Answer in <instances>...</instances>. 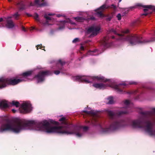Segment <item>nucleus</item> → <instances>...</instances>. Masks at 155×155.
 <instances>
[{
	"instance_id": "f257e3e1",
	"label": "nucleus",
	"mask_w": 155,
	"mask_h": 155,
	"mask_svg": "<svg viewBox=\"0 0 155 155\" xmlns=\"http://www.w3.org/2000/svg\"><path fill=\"white\" fill-rule=\"evenodd\" d=\"M58 122L51 120L38 123H35L33 120H19L13 123H9L2 125L0 129V132L10 130L18 133L23 130H30L43 131L48 133L75 134L78 137H81L84 134L78 128L68 130L67 127H58Z\"/></svg>"
},
{
	"instance_id": "f03ea898",
	"label": "nucleus",
	"mask_w": 155,
	"mask_h": 155,
	"mask_svg": "<svg viewBox=\"0 0 155 155\" xmlns=\"http://www.w3.org/2000/svg\"><path fill=\"white\" fill-rule=\"evenodd\" d=\"M32 72V71H29L23 73L22 74L23 78L21 79L0 78V89L5 87L8 85H15L22 81H27V78L30 76Z\"/></svg>"
},
{
	"instance_id": "7ed1b4c3",
	"label": "nucleus",
	"mask_w": 155,
	"mask_h": 155,
	"mask_svg": "<svg viewBox=\"0 0 155 155\" xmlns=\"http://www.w3.org/2000/svg\"><path fill=\"white\" fill-rule=\"evenodd\" d=\"M74 80L78 81H84L86 83H89L93 81L106 82L107 80L100 76L96 77L87 76V77L77 76L73 78Z\"/></svg>"
},
{
	"instance_id": "20e7f679",
	"label": "nucleus",
	"mask_w": 155,
	"mask_h": 155,
	"mask_svg": "<svg viewBox=\"0 0 155 155\" xmlns=\"http://www.w3.org/2000/svg\"><path fill=\"white\" fill-rule=\"evenodd\" d=\"M31 110V105L29 102H25L23 103L18 109H13L12 111L14 113L20 112L21 113H25L30 111Z\"/></svg>"
},
{
	"instance_id": "39448f33",
	"label": "nucleus",
	"mask_w": 155,
	"mask_h": 155,
	"mask_svg": "<svg viewBox=\"0 0 155 155\" xmlns=\"http://www.w3.org/2000/svg\"><path fill=\"white\" fill-rule=\"evenodd\" d=\"M12 106H14L16 108H18L19 106V103L18 102L15 101H13L12 103L5 101H0V108L1 109H4Z\"/></svg>"
},
{
	"instance_id": "423d86ee",
	"label": "nucleus",
	"mask_w": 155,
	"mask_h": 155,
	"mask_svg": "<svg viewBox=\"0 0 155 155\" xmlns=\"http://www.w3.org/2000/svg\"><path fill=\"white\" fill-rule=\"evenodd\" d=\"M124 84H120L118 85H115L114 84H111L108 85L107 84H95L93 85V86L95 87L99 88L100 89H103L106 88L108 86L110 87L115 89L117 90L118 91H120V86Z\"/></svg>"
},
{
	"instance_id": "0eeeda50",
	"label": "nucleus",
	"mask_w": 155,
	"mask_h": 155,
	"mask_svg": "<svg viewBox=\"0 0 155 155\" xmlns=\"http://www.w3.org/2000/svg\"><path fill=\"white\" fill-rule=\"evenodd\" d=\"M50 73L48 71L40 72L39 74L35 77V79L37 83L42 82L45 79V77L50 74Z\"/></svg>"
},
{
	"instance_id": "6e6552de",
	"label": "nucleus",
	"mask_w": 155,
	"mask_h": 155,
	"mask_svg": "<svg viewBox=\"0 0 155 155\" xmlns=\"http://www.w3.org/2000/svg\"><path fill=\"white\" fill-rule=\"evenodd\" d=\"M100 30L99 26L94 25L90 28L88 30V31L91 33L93 35H96L98 33Z\"/></svg>"
},
{
	"instance_id": "1a4fd4ad",
	"label": "nucleus",
	"mask_w": 155,
	"mask_h": 155,
	"mask_svg": "<svg viewBox=\"0 0 155 155\" xmlns=\"http://www.w3.org/2000/svg\"><path fill=\"white\" fill-rule=\"evenodd\" d=\"M107 8H108V6H106V5H103L99 8L95 10L96 12H97L96 15H97L98 17H104L102 13V11L104 9Z\"/></svg>"
},
{
	"instance_id": "9d476101",
	"label": "nucleus",
	"mask_w": 155,
	"mask_h": 155,
	"mask_svg": "<svg viewBox=\"0 0 155 155\" xmlns=\"http://www.w3.org/2000/svg\"><path fill=\"white\" fill-rule=\"evenodd\" d=\"M46 5L45 2H44L43 0H35L34 3H32L31 4V5H38L39 6H45Z\"/></svg>"
},
{
	"instance_id": "9b49d317",
	"label": "nucleus",
	"mask_w": 155,
	"mask_h": 155,
	"mask_svg": "<svg viewBox=\"0 0 155 155\" xmlns=\"http://www.w3.org/2000/svg\"><path fill=\"white\" fill-rule=\"evenodd\" d=\"M142 6L145 8L143 9V11L144 12H146L148 11L149 10L153 9L154 8L153 6L151 5H142L141 4H136V8L138 7Z\"/></svg>"
},
{
	"instance_id": "f8f14e48",
	"label": "nucleus",
	"mask_w": 155,
	"mask_h": 155,
	"mask_svg": "<svg viewBox=\"0 0 155 155\" xmlns=\"http://www.w3.org/2000/svg\"><path fill=\"white\" fill-rule=\"evenodd\" d=\"M54 15V14L51 13L46 14L45 15V18L46 20V22L45 23H43L45 25H50L48 22L49 21H50L52 18L51 16Z\"/></svg>"
},
{
	"instance_id": "ddd939ff",
	"label": "nucleus",
	"mask_w": 155,
	"mask_h": 155,
	"mask_svg": "<svg viewBox=\"0 0 155 155\" xmlns=\"http://www.w3.org/2000/svg\"><path fill=\"white\" fill-rule=\"evenodd\" d=\"M124 40L128 41L133 45L135 42V38L134 36H130L124 39Z\"/></svg>"
},
{
	"instance_id": "4468645a",
	"label": "nucleus",
	"mask_w": 155,
	"mask_h": 155,
	"mask_svg": "<svg viewBox=\"0 0 155 155\" xmlns=\"http://www.w3.org/2000/svg\"><path fill=\"white\" fill-rule=\"evenodd\" d=\"M134 8V7L132 6L128 8H122L121 11L123 12V16L125 14L127 13L128 12L132 10V9Z\"/></svg>"
},
{
	"instance_id": "2eb2a0df",
	"label": "nucleus",
	"mask_w": 155,
	"mask_h": 155,
	"mask_svg": "<svg viewBox=\"0 0 155 155\" xmlns=\"http://www.w3.org/2000/svg\"><path fill=\"white\" fill-rule=\"evenodd\" d=\"M14 26V25L11 19H8L7 20V24L6 27L8 28H12Z\"/></svg>"
},
{
	"instance_id": "dca6fc26",
	"label": "nucleus",
	"mask_w": 155,
	"mask_h": 155,
	"mask_svg": "<svg viewBox=\"0 0 155 155\" xmlns=\"http://www.w3.org/2000/svg\"><path fill=\"white\" fill-rule=\"evenodd\" d=\"M99 53L97 50L89 51L87 53L88 55H98Z\"/></svg>"
},
{
	"instance_id": "f3484780",
	"label": "nucleus",
	"mask_w": 155,
	"mask_h": 155,
	"mask_svg": "<svg viewBox=\"0 0 155 155\" xmlns=\"http://www.w3.org/2000/svg\"><path fill=\"white\" fill-rule=\"evenodd\" d=\"M107 103L108 104H112L113 103V99L112 97H110L108 98L107 99Z\"/></svg>"
},
{
	"instance_id": "a211bd4d",
	"label": "nucleus",
	"mask_w": 155,
	"mask_h": 155,
	"mask_svg": "<svg viewBox=\"0 0 155 155\" xmlns=\"http://www.w3.org/2000/svg\"><path fill=\"white\" fill-rule=\"evenodd\" d=\"M118 125V123L117 122L116 123L113 125L112 126H111L110 128H109V130H111L112 129H115L116 127Z\"/></svg>"
},
{
	"instance_id": "6ab92c4d",
	"label": "nucleus",
	"mask_w": 155,
	"mask_h": 155,
	"mask_svg": "<svg viewBox=\"0 0 155 155\" xmlns=\"http://www.w3.org/2000/svg\"><path fill=\"white\" fill-rule=\"evenodd\" d=\"M74 18L76 21L79 22H82L83 21V20H84V19L82 18L81 17H77Z\"/></svg>"
},
{
	"instance_id": "aec40b11",
	"label": "nucleus",
	"mask_w": 155,
	"mask_h": 155,
	"mask_svg": "<svg viewBox=\"0 0 155 155\" xmlns=\"http://www.w3.org/2000/svg\"><path fill=\"white\" fill-rule=\"evenodd\" d=\"M137 41H136V43H144L147 41H145V40H141L140 41H139L138 40V39L137 38Z\"/></svg>"
},
{
	"instance_id": "412c9836",
	"label": "nucleus",
	"mask_w": 155,
	"mask_h": 155,
	"mask_svg": "<svg viewBox=\"0 0 155 155\" xmlns=\"http://www.w3.org/2000/svg\"><path fill=\"white\" fill-rule=\"evenodd\" d=\"M117 18L118 20H120L121 19V15L120 13L118 14L117 16Z\"/></svg>"
},
{
	"instance_id": "4be33fe9",
	"label": "nucleus",
	"mask_w": 155,
	"mask_h": 155,
	"mask_svg": "<svg viewBox=\"0 0 155 155\" xmlns=\"http://www.w3.org/2000/svg\"><path fill=\"white\" fill-rule=\"evenodd\" d=\"M131 125L133 127H135L136 126V121L135 120L131 122Z\"/></svg>"
},
{
	"instance_id": "5701e85b",
	"label": "nucleus",
	"mask_w": 155,
	"mask_h": 155,
	"mask_svg": "<svg viewBox=\"0 0 155 155\" xmlns=\"http://www.w3.org/2000/svg\"><path fill=\"white\" fill-rule=\"evenodd\" d=\"M34 18L37 21H39V18H38V15L36 14L35 15H34Z\"/></svg>"
},
{
	"instance_id": "b1692460",
	"label": "nucleus",
	"mask_w": 155,
	"mask_h": 155,
	"mask_svg": "<svg viewBox=\"0 0 155 155\" xmlns=\"http://www.w3.org/2000/svg\"><path fill=\"white\" fill-rule=\"evenodd\" d=\"M108 113L110 117L113 116L114 115V113L111 111H109L108 112Z\"/></svg>"
},
{
	"instance_id": "393cba45",
	"label": "nucleus",
	"mask_w": 155,
	"mask_h": 155,
	"mask_svg": "<svg viewBox=\"0 0 155 155\" xmlns=\"http://www.w3.org/2000/svg\"><path fill=\"white\" fill-rule=\"evenodd\" d=\"M79 41V39L78 38H75L73 41L72 42L73 43H76L77 42H78Z\"/></svg>"
},
{
	"instance_id": "a878e982",
	"label": "nucleus",
	"mask_w": 155,
	"mask_h": 155,
	"mask_svg": "<svg viewBox=\"0 0 155 155\" xmlns=\"http://www.w3.org/2000/svg\"><path fill=\"white\" fill-rule=\"evenodd\" d=\"M130 103V101L128 100H126L124 102V104L125 105H127L128 104H129Z\"/></svg>"
},
{
	"instance_id": "bb28decb",
	"label": "nucleus",
	"mask_w": 155,
	"mask_h": 155,
	"mask_svg": "<svg viewBox=\"0 0 155 155\" xmlns=\"http://www.w3.org/2000/svg\"><path fill=\"white\" fill-rule=\"evenodd\" d=\"M65 118L64 117H62L61 119H59V121H63L64 122Z\"/></svg>"
},
{
	"instance_id": "cd10ccee",
	"label": "nucleus",
	"mask_w": 155,
	"mask_h": 155,
	"mask_svg": "<svg viewBox=\"0 0 155 155\" xmlns=\"http://www.w3.org/2000/svg\"><path fill=\"white\" fill-rule=\"evenodd\" d=\"M37 47V50H38L39 48H42V45L40 44L39 45H38L36 46Z\"/></svg>"
},
{
	"instance_id": "c85d7f7f",
	"label": "nucleus",
	"mask_w": 155,
	"mask_h": 155,
	"mask_svg": "<svg viewBox=\"0 0 155 155\" xmlns=\"http://www.w3.org/2000/svg\"><path fill=\"white\" fill-rule=\"evenodd\" d=\"M58 62L61 65H63L64 63V62L62 61L61 60H60L58 61Z\"/></svg>"
},
{
	"instance_id": "c756f323",
	"label": "nucleus",
	"mask_w": 155,
	"mask_h": 155,
	"mask_svg": "<svg viewBox=\"0 0 155 155\" xmlns=\"http://www.w3.org/2000/svg\"><path fill=\"white\" fill-rule=\"evenodd\" d=\"M19 15L18 14V13H17L15 14L14 15V16L15 17V18H16Z\"/></svg>"
},
{
	"instance_id": "7c9ffc66",
	"label": "nucleus",
	"mask_w": 155,
	"mask_h": 155,
	"mask_svg": "<svg viewBox=\"0 0 155 155\" xmlns=\"http://www.w3.org/2000/svg\"><path fill=\"white\" fill-rule=\"evenodd\" d=\"M60 72L58 71H56L54 72V73L56 75L58 74Z\"/></svg>"
},
{
	"instance_id": "2f4dec72",
	"label": "nucleus",
	"mask_w": 155,
	"mask_h": 155,
	"mask_svg": "<svg viewBox=\"0 0 155 155\" xmlns=\"http://www.w3.org/2000/svg\"><path fill=\"white\" fill-rule=\"evenodd\" d=\"M127 113V112L126 111H122V112H120L119 114H125V113Z\"/></svg>"
},
{
	"instance_id": "473e14b6",
	"label": "nucleus",
	"mask_w": 155,
	"mask_h": 155,
	"mask_svg": "<svg viewBox=\"0 0 155 155\" xmlns=\"http://www.w3.org/2000/svg\"><path fill=\"white\" fill-rule=\"evenodd\" d=\"M128 32H129L128 30L127 29L125 31H123V32L124 33H127Z\"/></svg>"
},
{
	"instance_id": "72a5a7b5",
	"label": "nucleus",
	"mask_w": 155,
	"mask_h": 155,
	"mask_svg": "<svg viewBox=\"0 0 155 155\" xmlns=\"http://www.w3.org/2000/svg\"><path fill=\"white\" fill-rule=\"evenodd\" d=\"M66 22H70L71 24H74L73 23H72V22H71L70 20L69 19H68L67 20V21H66Z\"/></svg>"
},
{
	"instance_id": "f704fd0d",
	"label": "nucleus",
	"mask_w": 155,
	"mask_h": 155,
	"mask_svg": "<svg viewBox=\"0 0 155 155\" xmlns=\"http://www.w3.org/2000/svg\"><path fill=\"white\" fill-rule=\"evenodd\" d=\"M56 16L58 17H60L63 16V15H56Z\"/></svg>"
},
{
	"instance_id": "c9c22d12",
	"label": "nucleus",
	"mask_w": 155,
	"mask_h": 155,
	"mask_svg": "<svg viewBox=\"0 0 155 155\" xmlns=\"http://www.w3.org/2000/svg\"><path fill=\"white\" fill-rule=\"evenodd\" d=\"M111 6V8H115V6L114 5H112Z\"/></svg>"
},
{
	"instance_id": "e433bc0d",
	"label": "nucleus",
	"mask_w": 155,
	"mask_h": 155,
	"mask_svg": "<svg viewBox=\"0 0 155 155\" xmlns=\"http://www.w3.org/2000/svg\"><path fill=\"white\" fill-rule=\"evenodd\" d=\"M22 30L24 31H26V30H25V28L23 27H22Z\"/></svg>"
},
{
	"instance_id": "4c0bfd02",
	"label": "nucleus",
	"mask_w": 155,
	"mask_h": 155,
	"mask_svg": "<svg viewBox=\"0 0 155 155\" xmlns=\"http://www.w3.org/2000/svg\"><path fill=\"white\" fill-rule=\"evenodd\" d=\"M3 20V19L2 18H0V22H1Z\"/></svg>"
},
{
	"instance_id": "58836bf2",
	"label": "nucleus",
	"mask_w": 155,
	"mask_h": 155,
	"mask_svg": "<svg viewBox=\"0 0 155 155\" xmlns=\"http://www.w3.org/2000/svg\"><path fill=\"white\" fill-rule=\"evenodd\" d=\"M81 49L82 50H84V48L83 46H81Z\"/></svg>"
},
{
	"instance_id": "ea45409f",
	"label": "nucleus",
	"mask_w": 155,
	"mask_h": 155,
	"mask_svg": "<svg viewBox=\"0 0 155 155\" xmlns=\"http://www.w3.org/2000/svg\"><path fill=\"white\" fill-rule=\"evenodd\" d=\"M87 127H84V130H85V129H87Z\"/></svg>"
},
{
	"instance_id": "a19ab883",
	"label": "nucleus",
	"mask_w": 155,
	"mask_h": 155,
	"mask_svg": "<svg viewBox=\"0 0 155 155\" xmlns=\"http://www.w3.org/2000/svg\"><path fill=\"white\" fill-rule=\"evenodd\" d=\"M109 130L108 129H107V130L105 131H109Z\"/></svg>"
},
{
	"instance_id": "79ce46f5",
	"label": "nucleus",
	"mask_w": 155,
	"mask_h": 155,
	"mask_svg": "<svg viewBox=\"0 0 155 155\" xmlns=\"http://www.w3.org/2000/svg\"><path fill=\"white\" fill-rule=\"evenodd\" d=\"M119 2H121L122 0H118Z\"/></svg>"
},
{
	"instance_id": "37998d69",
	"label": "nucleus",
	"mask_w": 155,
	"mask_h": 155,
	"mask_svg": "<svg viewBox=\"0 0 155 155\" xmlns=\"http://www.w3.org/2000/svg\"><path fill=\"white\" fill-rule=\"evenodd\" d=\"M104 42H105V43H104V44H106V42H105V40H104Z\"/></svg>"
},
{
	"instance_id": "c03bdc74",
	"label": "nucleus",
	"mask_w": 155,
	"mask_h": 155,
	"mask_svg": "<svg viewBox=\"0 0 155 155\" xmlns=\"http://www.w3.org/2000/svg\"><path fill=\"white\" fill-rule=\"evenodd\" d=\"M91 19H94V18H91Z\"/></svg>"
},
{
	"instance_id": "a18cd8bd",
	"label": "nucleus",
	"mask_w": 155,
	"mask_h": 155,
	"mask_svg": "<svg viewBox=\"0 0 155 155\" xmlns=\"http://www.w3.org/2000/svg\"><path fill=\"white\" fill-rule=\"evenodd\" d=\"M112 38H114V36H112Z\"/></svg>"
},
{
	"instance_id": "49530a36",
	"label": "nucleus",
	"mask_w": 155,
	"mask_h": 155,
	"mask_svg": "<svg viewBox=\"0 0 155 155\" xmlns=\"http://www.w3.org/2000/svg\"><path fill=\"white\" fill-rule=\"evenodd\" d=\"M147 14H144L143 15H146Z\"/></svg>"
},
{
	"instance_id": "de8ad7c7",
	"label": "nucleus",
	"mask_w": 155,
	"mask_h": 155,
	"mask_svg": "<svg viewBox=\"0 0 155 155\" xmlns=\"http://www.w3.org/2000/svg\"><path fill=\"white\" fill-rule=\"evenodd\" d=\"M34 28H32V29H34Z\"/></svg>"
},
{
	"instance_id": "09e8293b",
	"label": "nucleus",
	"mask_w": 155,
	"mask_h": 155,
	"mask_svg": "<svg viewBox=\"0 0 155 155\" xmlns=\"http://www.w3.org/2000/svg\"><path fill=\"white\" fill-rule=\"evenodd\" d=\"M8 1L9 2H10V1H11V0H8Z\"/></svg>"
},
{
	"instance_id": "8fccbe9b",
	"label": "nucleus",
	"mask_w": 155,
	"mask_h": 155,
	"mask_svg": "<svg viewBox=\"0 0 155 155\" xmlns=\"http://www.w3.org/2000/svg\"><path fill=\"white\" fill-rule=\"evenodd\" d=\"M114 33H115V34H116V33L115 31H114Z\"/></svg>"
}]
</instances>
